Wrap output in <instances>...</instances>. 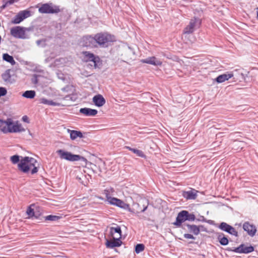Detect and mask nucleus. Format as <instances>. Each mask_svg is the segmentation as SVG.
<instances>
[{
	"label": "nucleus",
	"instance_id": "nucleus-41",
	"mask_svg": "<svg viewBox=\"0 0 258 258\" xmlns=\"http://www.w3.org/2000/svg\"><path fill=\"white\" fill-rule=\"evenodd\" d=\"M184 237L185 238H187V239H195V238L194 237V236L192 235H191L190 234H188V233L184 234Z\"/></svg>",
	"mask_w": 258,
	"mask_h": 258
},
{
	"label": "nucleus",
	"instance_id": "nucleus-19",
	"mask_svg": "<svg viewBox=\"0 0 258 258\" xmlns=\"http://www.w3.org/2000/svg\"><path fill=\"white\" fill-rule=\"evenodd\" d=\"M93 101L95 105L98 107L102 106L105 103V99L100 94H98L94 96L93 98Z\"/></svg>",
	"mask_w": 258,
	"mask_h": 258
},
{
	"label": "nucleus",
	"instance_id": "nucleus-1",
	"mask_svg": "<svg viewBox=\"0 0 258 258\" xmlns=\"http://www.w3.org/2000/svg\"><path fill=\"white\" fill-rule=\"evenodd\" d=\"M37 160L29 157H21L20 162L18 164V170L24 173H31V174L36 173L38 168L36 166Z\"/></svg>",
	"mask_w": 258,
	"mask_h": 258
},
{
	"label": "nucleus",
	"instance_id": "nucleus-42",
	"mask_svg": "<svg viewBox=\"0 0 258 258\" xmlns=\"http://www.w3.org/2000/svg\"><path fill=\"white\" fill-rule=\"evenodd\" d=\"M22 119L25 122H26V123H29V119L27 115L23 116L22 117Z\"/></svg>",
	"mask_w": 258,
	"mask_h": 258
},
{
	"label": "nucleus",
	"instance_id": "nucleus-15",
	"mask_svg": "<svg viewBox=\"0 0 258 258\" xmlns=\"http://www.w3.org/2000/svg\"><path fill=\"white\" fill-rule=\"evenodd\" d=\"M243 229L247 232L248 235L251 236H253L256 232V229L255 226L250 224L249 222H245L243 225Z\"/></svg>",
	"mask_w": 258,
	"mask_h": 258
},
{
	"label": "nucleus",
	"instance_id": "nucleus-14",
	"mask_svg": "<svg viewBox=\"0 0 258 258\" xmlns=\"http://www.w3.org/2000/svg\"><path fill=\"white\" fill-rule=\"evenodd\" d=\"M141 62L155 66H161L162 64V62L158 59L155 56L149 57L146 59H141Z\"/></svg>",
	"mask_w": 258,
	"mask_h": 258
},
{
	"label": "nucleus",
	"instance_id": "nucleus-22",
	"mask_svg": "<svg viewBox=\"0 0 258 258\" xmlns=\"http://www.w3.org/2000/svg\"><path fill=\"white\" fill-rule=\"evenodd\" d=\"M233 76V73H229V74H224L221 75H219L217 78H216V81L219 83H223L225 82V81L228 80L229 79L231 78Z\"/></svg>",
	"mask_w": 258,
	"mask_h": 258
},
{
	"label": "nucleus",
	"instance_id": "nucleus-6",
	"mask_svg": "<svg viewBox=\"0 0 258 258\" xmlns=\"http://www.w3.org/2000/svg\"><path fill=\"white\" fill-rule=\"evenodd\" d=\"M96 43L98 46H103L106 43L112 41V36L106 33H98L95 35Z\"/></svg>",
	"mask_w": 258,
	"mask_h": 258
},
{
	"label": "nucleus",
	"instance_id": "nucleus-36",
	"mask_svg": "<svg viewBox=\"0 0 258 258\" xmlns=\"http://www.w3.org/2000/svg\"><path fill=\"white\" fill-rule=\"evenodd\" d=\"M227 232L229 233V234L234 235L235 236H238V232L237 231L231 226H230V227L228 228V231Z\"/></svg>",
	"mask_w": 258,
	"mask_h": 258
},
{
	"label": "nucleus",
	"instance_id": "nucleus-24",
	"mask_svg": "<svg viewBox=\"0 0 258 258\" xmlns=\"http://www.w3.org/2000/svg\"><path fill=\"white\" fill-rule=\"evenodd\" d=\"M124 148L127 149L128 150L133 152L134 153L136 154L139 157H142V158L146 157V155L144 154L143 152L141 150L132 148L129 146H125Z\"/></svg>",
	"mask_w": 258,
	"mask_h": 258
},
{
	"label": "nucleus",
	"instance_id": "nucleus-34",
	"mask_svg": "<svg viewBox=\"0 0 258 258\" xmlns=\"http://www.w3.org/2000/svg\"><path fill=\"white\" fill-rule=\"evenodd\" d=\"M60 219V217L55 215H48L45 217V220L57 221Z\"/></svg>",
	"mask_w": 258,
	"mask_h": 258
},
{
	"label": "nucleus",
	"instance_id": "nucleus-44",
	"mask_svg": "<svg viewBox=\"0 0 258 258\" xmlns=\"http://www.w3.org/2000/svg\"><path fill=\"white\" fill-rule=\"evenodd\" d=\"M147 208V207H146L145 208L143 209V210H142V212H144L146 210Z\"/></svg>",
	"mask_w": 258,
	"mask_h": 258
},
{
	"label": "nucleus",
	"instance_id": "nucleus-26",
	"mask_svg": "<svg viewBox=\"0 0 258 258\" xmlns=\"http://www.w3.org/2000/svg\"><path fill=\"white\" fill-rule=\"evenodd\" d=\"M3 58L5 61L10 62L12 65H14L16 63L15 60L12 56L10 55L8 53H4L3 55Z\"/></svg>",
	"mask_w": 258,
	"mask_h": 258
},
{
	"label": "nucleus",
	"instance_id": "nucleus-40",
	"mask_svg": "<svg viewBox=\"0 0 258 258\" xmlns=\"http://www.w3.org/2000/svg\"><path fill=\"white\" fill-rule=\"evenodd\" d=\"M13 4V2L12 1H10L9 0H8L4 5H3L2 6V9H4L6 7H7L9 5H11L12 4Z\"/></svg>",
	"mask_w": 258,
	"mask_h": 258
},
{
	"label": "nucleus",
	"instance_id": "nucleus-18",
	"mask_svg": "<svg viewBox=\"0 0 258 258\" xmlns=\"http://www.w3.org/2000/svg\"><path fill=\"white\" fill-rule=\"evenodd\" d=\"M197 23L196 18L192 19L189 23V24L184 29L183 34H187L192 33L194 31V28Z\"/></svg>",
	"mask_w": 258,
	"mask_h": 258
},
{
	"label": "nucleus",
	"instance_id": "nucleus-10",
	"mask_svg": "<svg viewBox=\"0 0 258 258\" xmlns=\"http://www.w3.org/2000/svg\"><path fill=\"white\" fill-rule=\"evenodd\" d=\"M82 54L86 61H92L94 63V67L95 68L97 67V62L100 60L99 56H95L89 51H83Z\"/></svg>",
	"mask_w": 258,
	"mask_h": 258
},
{
	"label": "nucleus",
	"instance_id": "nucleus-32",
	"mask_svg": "<svg viewBox=\"0 0 258 258\" xmlns=\"http://www.w3.org/2000/svg\"><path fill=\"white\" fill-rule=\"evenodd\" d=\"M10 160L13 164H18L20 162L21 159L19 156L14 155L10 157Z\"/></svg>",
	"mask_w": 258,
	"mask_h": 258
},
{
	"label": "nucleus",
	"instance_id": "nucleus-29",
	"mask_svg": "<svg viewBox=\"0 0 258 258\" xmlns=\"http://www.w3.org/2000/svg\"><path fill=\"white\" fill-rule=\"evenodd\" d=\"M35 95L36 93L34 91L30 90L25 91L23 93V96L27 98L32 99L35 96Z\"/></svg>",
	"mask_w": 258,
	"mask_h": 258
},
{
	"label": "nucleus",
	"instance_id": "nucleus-27",
	"mask_svg": "<svg viewBox=\"0 0 258 258\" xmlns=\"http://www.w3.org/2000/svg\"><path fill=\"white\" fill-rule=\"evenodd\" d=\"M40 103L44 104H47L52 106H60V104L59 103L54 102L51 100H47L46 98H43L40 100Z\"/></svg>",
	"mask_w": 258,
	"mask_h": 258
},
{
	"label": "nucleus",
	"instance_id": "nucleus-17",
	"mask_svg": "<svg viewBox=\"0 0 258 258\" xmlns=\"http://www.w3.org/2000/svg\"><path fill=\"white\" fill-rule=\"evenodd\" d=\"M198 192L194 189H191L190 190L183 191L182 196L186 200H195L197 197Z\"/></svg>",
	"mask_w": 258,
	"mask_h": 258
},
{
	"label": "nucleus",
	"instance_id": "nucleus-7",
	"mask_svg": "<svg viewBox=\"0 0 258 258\" xmlns=\"http://www.w3.org/2000/svg\"><path fill=\"white\" fill-rule=\"evenodd\" d=\"M31 16L30 11L26 10L20 11L17 15L12 20L13 24H19L25 19Z\"/></svg>",
	"mask_w": 258,
	"mask_h": 258
},
{
	"label": "nucleus",
	"instance_id": "nucleus-11",
	"mask_svg": "<svg viewBox=\"0 0 258 258\" xmlns=\"http://www.w3.org/2000/svg\"><path fill=\"white\" fill-rule=\"evenodd\" d=\"M186 214H187V211L183 210L179 212L176 219V221L173 223V224L177 227H180L182 223L187 220Z\"/></svg>",
	"mask_w": 258,
	"mask_h": 258
},
{
	"label": "nucleus",
	"instance_id": "nucleus-13",
	"mask_svg": "<svg viewBox=\"0 0 258 258\" xmlns=\"http://www.w3.org/2000/svg\"><path fill=\"white\" fill-rule=\"evenodd\" d=\"M122 241L120 239L112 238L110 240L107 239L105 242V245L107 248H113L116 247H119L121 245Z\"/></svg>",
	"mask_w": 258,
	"mask_h": 258
},
{
	"label": "nucleus",
	"instance_id": "nucleus-20",
	"mask_svg": "<svg viewBox=\"0 0 258 258\" xmlns=\"http://www.w3.org/2000/svg\"><path fill=\"white\" fill-rule=\"evenodd\" d=\"M80 113L84 114L86 116H95L97 114L98 111L96 109H91L89 108H81L80 110Z\"/></svg>",
	"mask_w": 258,
	"mask_h": 258
},
{
	"label": "nucleus",
	"instance_id": "nucleus-37",
	"mask_svg": "<svg viewBox=\"0 0 258 258\" xmlns=\"http://www.w3.org/2000/svg\"><path fill=\"white\" fill-rule=\"evenodd\" d=\"M187 220L193 221L195 220V215L193 214H189L187 211V214H186Z\"/></svg>",
	"mask_w": 258,
	"mask_h": 258
},
{
	"label": "nucleus",
	"instance_id": "nucleus-39",
	"mask_svg": "<svg viewBox=\"0 0 258 258\" xmlns=\"http://www.w3.org/2000/svg\"><path fill=\"white\" fill-rule=\"evenodd\" d=\"M7 91L5 88L0 87V97L6 95Z\"/></svg>",
	"mask_w": 258,
	"mask_h": 258
},
{
	"label": "nucleus",
	"instance_id": "nucleus-25",
	"mask_svg": "<svg viewBox=\"0 0 258 258\" xmlns=\"http://www.w3.org/2000/svg\"><path fill=\"white\" fill-rule=\"evenodd\" d=\"M114 189L113 187H109L104 190L103 194L105 195L106 201L109 202L110 201L109 198H113L111 195L114 193Z\"/></svg>",
	"mask_w": 258,
	"mask_h": 258
},
{
	"label": "nucleus",
	"instance_id": "nucleus-28",
	"mask_svg": "<svg viewBox=\"0 0 258 258\" xmlns=\"http://www.w3.org/2000/svg\"><path fill=\"white\" fill-rule=\"evenodd\" d=\"M218 239L220 242V243L222 245H226L228 243V239L227 237L224 236V234L219 235L218 236Z\"/></svg>",
	"mask_w": 258,
	"mask_h": 258
},
{
	"label": "nucleus",
	"instance_id": "nucleus-31",
	"mask_svg": "<svg viewBox=\"0 0 258 258\" xmlns=\"http://www.w3.org/2000/svg\"><path fill=\"white\" fill-rule=\"evenodd\" d=\"M76 204H80L81 206H83L88 202L87 198L84 197L82 199H78L75 200Z\"/></svg>",
	"mask_w": 258,
	"mask_h": 258
},
{
	"label": "nucleus",
	"instance_id": "nucleus-8",
	"mask_svg": "<svg viewBox=\"0 0 258 258\" xmlns=\"http://www.w3.org/2000/svg\"><path fill=\"white\" fill-rule=\"evenodd\" d=\"M82 45L87 47H97L95 35L94 37L91 36H85L82 39Z\"/></svg>",
	"mask_w": 258,
	"mask_h": 258
},
{
	"label": "nucleus",
	"instance_id": "nucleus-35",
	"mask_svg": "<svg viewBox=\"0 0 258 258\" xmlns=\"http://www.w3.org/2000/svg\"><path fill=\"white\" fill-rule=\"evenodd\" d=\"M230 226V225H228L226 223L222 222L220 224L219 228L223 231L227 232Z\"/></svg>",
	"mask_w": 258,
	"mask_h": 258
},
{
	"label": "nucleus",
	"instance_id": "nucleus-45",
	"mask_svg": "<svg viewBox=\"0 0 258 258\" xmlns=\"http://www.w3.org/2000/svg\"><path fill=\"white\" fill-rule=\"evenodd\" d=\"M77 178L78 179V180H79V181H81V177H77Z\"/></svg>",
	"mask_w": 258,
	"mask_h": 258
},
{
	"label": "nucleus",
	"instance_id": "nucleus-33",
	"mask_svg": "<svg viewBox=\"0 0 258 258\" xmlns=\"http://www.w3.org/2000/svg\"><path fill=\"white\" fill-rule=\"evenodd\" d=\"M145 246L143 244H138L136 246L135 251L137 253H139L144 250Z\"/></svg>",
	"mask_w": 258,
	"mask_h": 258
},
{
	"label": "nucleus",
	"instance_id": "nucleus-12",
	"mask_svg": "<svg viewBox=\"0 0 258 258\" xmlns=\"http://www.w3.org/2000/svg\"><path fill=\"white\" fill-rule=\"evenodd\" d=\"M110 201L108 202L110 205L117 206L121 208L127 209L129 207V205L124 203L123 201L116 198H109Z\"/></svg>",
	"mask_w": 258,
	"mask_h": 258
},
{
	"label": "nucleus",
	"instance_id": "nucleus-5",
	"mask_svg": "<svg viewBox=\"0 0 258 258\" xmlns=\"http://www.w3.org/2000/svg\"><path fill=\"white\" fill-rule=\"evenodd\" d=\"M26 28L21 26H15L10 30L11 35L15 38L25 39Z\"/></svg>",
	"mask_w": 258,
	"mask_h": 258
},
{
	"label": "nucleus",
	"instance_id": "nucleus-2",
	"mask_svg": "<svg viewBox=\"0 0 258 258\" xmlns=\"http://www.w3.org/2000/svg\"><path fill=\"white\" fill-rule=\"evenodd\" d=\"M0 131L8 134L24 132L25 129L18 121L14 122L11 118H8L6 120L0 119Z\"/></svg>",
	"mask_w": 258,
	"mask_h": 258
},
{
	"label": "nucleus",
	"instance_id": "nucleus-23",
	"mask_svg": "<svg viewBox=\"0 0 258 258\" xmlns=\"http://www.w3.org/2000/svg\"><path fill=\"white\" fill-rule=\"evenodd\" d=\"M68 132L70 133V138L72 140H75L77 138H82L83 137L80 131L69 130Z\"/></svg>",
	"mask_w": 258,
	"mask_h": 258
},
{
	"label": "nucleus",
	"instance_id": "nucleus-9",
	"mask_svg": "<svg viewBox=\"0 0 258 258\" xmlns=\"http://www.w3.org/2000/svg\"><path fill=\"white\" fill-rule=\"evenodd\" d=\"M114 226L109 227V236L112 238L121 239L122 231L119 226L113 224Z\"/></svg>",
	"mask_w": 258,
	"mask_h": 258
},
{
	"label": "nucleus",
	"instance_id": "nucleus-43",
	"mask_svg": "<svg viewBox=\"0 0 258 258\" xmlns=\"http://www.w3.org/2000/svg\"><path fill=\"white\" fill-rule=\"evenodd\" d=\"M9 1L13 2V4H14L15 2H18L19 0H9Z\"/></svg>",
	"mask_w": 258,
	"mask_h": 258
},
{
	"label": "nucleus",
	"instance_id": "nucleus-16",
	"mask_svg": "<svg viewBox=\"0 0 258 258\" xmlns=\"http://www.w3.org/2000/svg\"><path fill=\"white\" fill-rule=\"evenodd\" d=\"M253 250L254 248L252 246H246L244 244H241L239 246L235 248L233 251L237 253H248Z\"/></svg>",
	"mask_w": 258,
	"mask_h": 258
},
{
	"label": "nucleus",
	"instance_id": "nucleus-30",
	"mask_svg": "<svg viewBox=\"0 0 258 258\" xmlns=\"http://www.w3.org/2000/svg\"><path fill=\"white\" fill-rule=\"evenodd\" d=\"M3 79L5 82L10 81L11 76L10 74V71L7 70L6 71L2 76Z\"/></svg>",
	"mask_w": 258,
	"mask_h": 258
},
{
	"label": "nucleus",
	"instance_id": "nucleus-21",
	"mask_svg": "<svg viewBox=\"0 0 258 258\" xmlns=\"http://www.w3.org/2000/svg\"><path fill=\"white\" fill-rule=\"evenodd\" d=\"M187 227L189 231L194 233L196 235H198L200 232L201 229L203 228V226L202 225L197 226L196 225L189 224H187Z\"/></svg>",
	"mask_w": 258,
	"mask_h": 258
},
{
	"label": "nucleus",
	"instance_id": "nucleus-3",
	"mask_svg": "<svg viewBox=\"0 0 258 258\" xmlns=\"http://www.w3.org/2000/svg\"><path fill=\"white\" fill-rule=\"evenodd\" d=\"M56 153L59 155V157L61 159H64L70 161H77L81 160L84 162L86 164L87 162V159L83 156H81L79 155L73 154L71 152L65 151L61 149L57 150Z\"/></svg>",
	"mask_w": 258,
	"mask_h": 258
},
{
	"label": "nucleus",
	"instance_id": "nucleus-38",
	"mask_svg": "<svg viewBox=\"0 0 258 258\" xmlns=\"http://www.w3.org/2000/svg\"><path fill=\"white\" fill-rule=\"evenodd\" d=\"M27 214L29 216H34V210L32 209L31 207H29L27 210Z\"/></svg>",
	"mask_w": 258,
	"mask_h": 258
},
{
	"label": "nucleus",
	"instance_id": "nucleus-4",
	"mask_svg": "<svg viewBox=\"0 0 258 258\" xmlns=\"http://www.w3.org/2000/svg\"><path fill=\"white\" fill-rule=\"evenodd\" d=\"M38 11L41 14H56L59 13L61 10L57 6H52V4H42L39 8Z\"/></svg>",
	"mask_w": 258,
	"mask_h": 258
}]
</instances>
